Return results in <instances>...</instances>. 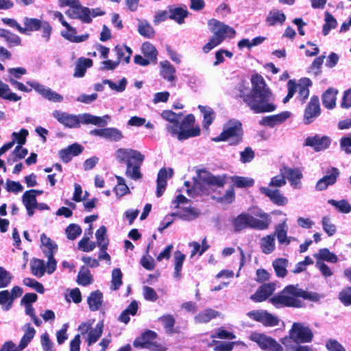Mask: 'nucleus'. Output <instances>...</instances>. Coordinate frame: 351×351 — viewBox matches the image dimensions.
<instances>
[{
    "mask_svg": "<svg viewBox=\"0 0 351 351\" xmlns=\"http://www.w3.org/2000/svg\"><path fill=\"white\" fill-rule=\"evenodd\" d=\"M252 88L244 82L239 85V96L254 113L273 112L276 109L274 96L264 78L258 73L252 76Z\"/></svg>",
    "mask_w": 351,
    "mask_h": 351,
    "instance_id": "f257e3e1",
    "label": "nucleus"
},
{
    "mask_svg": "<svg viewBox=\"0 0 351 351\" xmlns=\"http://www.w3.org/2000/svg\"><path fill=\"white\" fill-rule=\"evenodd\" d=\"M114 157L119 163L126 165V177L134 180L142 178L141 167L145 160V156L140 152L130 148H119L114 153Z\"/></svg>",
    "mask_w": 351,
    "mask_h": 351,
    "instance_id": "f03ea898",
    "label": "nucleus"
},
{
    "mask_svg": "<svg viewBox=\"0 0 351 351\" xmlns=\"http://www.w3.org/2000/svg\"><path fill=\"white\" fill-rule=\"evenodd\" d=\"M52 116L64 127L69 128H79L80 124H92L97 126H105L107 125V119L108 115L104 117H97L89 113H83L79 114H69L59 110H56L52 112Z\"/></svg>",
    "mask_w": 351,
    "mask_h": 351,
    "instance_id": "7ed1b4c3",
    "label": "nucleus"
},
{
    "mask_svg": "<svg viewBox=\"0 0 351 351\" xmlns=\"http://www.w3.org/2000/svg\"><path fill=\"white\" fill-rule=\"evenodd\" d=\"M254 217L247 213H241L232 220L234 232H240L246 228L264 230L269 228L271 218L270 215L261 210L254 213Z\"/></svg>",
    "mask_w": 351,
    "mask_h": 351,
    "instance_id": "20e7f679",
    "label": "nucleus"
},
{
    "mask_svg": "<svg viewBox=\"0 0 351 351\" xmlns=\"http://www.w3.org/2000/svg\"><path fill=\"white\" fill-rule=\"evenodd\" d=\"M226 183L225 176H213L205 170L197 171V178H194V184L191 189H188L186 193L189 196L195 197L208 194L210 187H222Z\"/></svg>",
    "mask_w": 351,
    "mask_h": 351,
    "instance_id": "39448f33",
    "label": "nucleus"
},
{
    "mask_svg": "<svg viewBox=\"0 0 351 351\" xmlns=\"http://www.w3.org/2000/svg\"><path fill=\"white\" fill-rule=\"evenodd\" d=\"M195 121L194 115L189 114L181 123L179 122L178 124H167L166 130L172 136L177 137L178 141H182L200 134L199 127H193Z\"/></svg>",
    "mask_w": 351,
    "mask_h": 351,
    "instance_id": "423d86ee",
    "label": "nucleus"
},
{
    "mask_svg": "<svg viewBox=\"0 0 351 351\" xmlns=\"http://www.w3.org/2000/svg\"><path fill=\"white\" fill-rule=\"evenodd\" d=\"M208 25L213 35L202 48L203 51L206 53L221 44L226 36L232 38L236 34V32L232 27L216 19L210 20Z\"/></svg>",
    "mask_w": 351,
    "mask_h": 351,
    "instance_id": "0eeeda50",
    "label": "nucleus"
},
{
    "mask_svg": "<svg viewBox=\"0 0 351 351\" xmlns=\"http://www.w3.org/2000/svg\"><path fill=\"white\" fill-rule=\"evenodd\" d=\"M269 302L276 308L284 306L300 308L302 302L300 300V287L298 285H288L282 291L269 299Z\"/></svg>",
    "mask_w": 351,
    "mask_h": 351,
    "instance_id": "6e6552de",
    "label": "nucleus"
},
{
    "mask_svg": "<svg viewBox=\"0 0 351 351\" xmlns=\"http://www.w3.org/2000/svg\"><path fill=\"white\" fill-rule=\"evenodd\" d=\"M243 135L242 123L237 119H232L223 125V131L213 141H228L230 145H237L242 141Z\"/></svg>",
    "mask_w": 351,
    "mask_h": 351,
    "instance_id": "1a4fd4ad",
    "label": "nucleus"
},
{
    "mask_svg": "<svg viewBox=\"0 0 351 351\" xmlns=\"http://www.w3.org/2000/svg\"><path fill=\"white\" fill-rule=\"evenodd\" d=\"M313 337V332L308 326L304 323L295 322L289 330V336L282 339L281 342L285 347H288V343H291V340L298 344L311 343Z\"/></svg>",
    "mask_w": 351,
    "mask_h": 351,
    "instance_id": "9d476101",
    "label": "nucleus"
},
{
    "mask_svg": "<svg viewBox=\"0 0 351 351\" xmlns=\"http://www.w3.org/2000/svg\"><path fill=\"white\" fill-rule=\"evenodd\" d=\"M157 334L152 330H146L140 337H137L133 343L136 348H147L154 351H166V348L157 342L154 341Z\"/></svg>",
    "mask_w": 351,
    "mask_h": 351,
    "instance_id": "9b49d317",
    "label": "nucleus"
},
{
    "mask_svg": "<svg viewBox=\"0 0 351 351\" xmlns=\"http://www.w3.org/2000/svg\"><path fill=\"white\" fill-rule=\"evenodd\" d=\"M331 143L332 138L330 136L315 134L306 138L304 146L311 147L315 152H319L328 149Z\"/></svg>",
    "mask_w": 351,
    "mask_h": 351,
    "instance_id": "f8f14e48",
    "label": "nucleus"
},
{
    "mask_svg": "<svg viewBox=\"0 0 351 351\" xmlns=\"http://www.w3.org/2000/svg\"><path fill=\"white\" fill-rule=\"evenodd\" d=\"M321 114L319 97L313 95L306 105L303 117V122L306 125L313 123Z\"/></svg>",
    "mask_w": 351,
    "mask_h": 351,
    "instance_id": "ddd939ff",
    "label": "nucleus"
},
{
    "mask_svg": "<svg viewBox=\"0 0 351 351\" xmlns=\"http://www.w3.org/2000/svg\"><path fill=\"white\" fill-rule=\"evenodd\" d=\"M251 340L256 342L263 350L269 351H282V347L273 338L261 333H253Z\"/></svg>",
    "mask_w": 351,
    "mask_h": 351,
    "instance_id": "4468645a",
    "label": "nucleus"
},
{
    "mask_svg": "<svg viewBox=\"0 0 351 351\" xmlns=\"http://www.w3.org/2000/svg\"><path fill=\"white\" fill-rule=\"evenodd\" d=\"M27 84L45 99L52 102H62L63 97L49 87L36 81H27Z\"/></svg>",
    "mask_w": 351,
    "mask_h": 351,
    "instance_id": "2eb2a0df",
    "label": "nucleus"
},
{
    "mask_svg": "<svg viewBox=\"0 0 351 351\" xmlns=\"http://www.w3.org/2000/svg\"><path fill=\"white\" fill-rule=\"evenodd\" d=\"M339 175L340 171L339 169L330 167L326 170L325 175L317 182L316 190L319 191H324L329 186L335 184Z\"/></svg>",
    "mask_w": 351,
    "mask_h": 351,
    "instance_id": "dca6fc26",
    "label": "nucleus"
},
{
    "mask_svg": "<svg viewBox=\"0 0 351 351\" xmlns=\"http://www.w3.org/2000/svg\"><path fill=\"white\" fill-rule=\"evenodd\" d=\"M92 136H99L108 141L118 142L123 138L122 132L116 128L94 129L90 131Z\"/></svg>",
    "mask_w": 351,
    "mask_h": 351,
    "instance_id": "f3484780",
    "label": "nucleus"
},
{
    "mask_svg": "<svg viewBox=\"0 0 351 351\" xmlns=\"http://www.w3.org/2000/svg\"><path fill=\"white\" fill-rule=\"evenodd\" d=\"M247 315L250 318L267 326H277L279 322L278 317L264 311H252L248 312Z\"/></svg>",
    "mask_w": 351,
    "mask_h": 351,
    "instance_id": "a211bd4d",
    "label": "nucleus"
},
{
    "mask_svg": "<svg viewBox=\"0 0 351 351\" xmlns=\"http://www.w3.org/2000/svg\"><path fill=\"white\" fill-rule=\"evenodd\" d=\"M173 175V170L171 168H162L160 169L157 176V186L156 195L158 197H161L164 193L167 184V180Z\"/></svg>",
    "mask_w": 351,
    "mask_h": 351,
    "instance_id": "6ab92c4d",
    "label": "nucleus"
},
{
    "mask_svg": "<svg viewBox=\"0 0 351 351\" xmlns=\"http://www.w3.org/2000/svg\"><path fill=\"white\" fill-rule=\"evenodd\" d=\"M66 14L72 19H80L83 23H90L92 18L90 17V10L88 8L82 7L79 3L74 8H70Z\"/></svg>",
    "mask_w": 351,
    "mask_h": 351,
    "instance_id": "aec40b11",
    "label": "nucleus"
},
{
    "mask_svg": "<svg viewBox=\"0 0 351 351\" xmlns=\"http://www.w3.org/2000/svg\"><path fill=\"white\" fill-rule=\"evenodd\" d=\"M275 290V283H265L259 287L256 292L250 296V299L255 302H263L271 295Z\"/></svg>",
    "mask_w": 351,
    "mask_h": 351,
    "instance_id": "412c9836",
    "label": "nucleus"
},
{
    "mask_svg": "<svg viewBox=\"0 0 351 351\" xmlns=\"http://www.w3.org/2000/svg\"><path fill=\"white\" fill-rule=\"evenodd\" d=\"M259 191L278 206H285L288 202L287 198L283 196L278 189H271L268 187L261 186Z\"/></svg>",
    "mask_w": 351,
    "mask_h": 351,
    "instance_id": "4be33fe9",
    "label": "nucleus"
},
{
    "mask_svg": "<svg viewBox=\"0 0 351 351\" xmlns=\"http://www.w3.org/2000/svg\"><path fill=\"white\" fill-rule=\"evenodd\" d=\"M291 116V112L284 111L277 114L264 117L259 122L261 125L274 128L285 122Z\"/></svg>",
    "mask_w": 351,
    "mask_h": 351,
    "instance_id": "5701e85b",
    "label": "nucleus"
},
{
    "mask_svg": "<svg viewBox=\"0 0 351 351\" xmlns=\"http://www.w3.org/2000/svg\"><path fill=\"white\" fill-rule=\"evenodd\" d=\"M200 215V210L195 207H182L176 213H171L175 216L184 221H192L197 218Z\"/></svg>",
    "mask_w": 351,
    "mask_h": 351,
    "instance_id": "b1692460",
    "label": "nucleus"
},
{
    "mask_svg": "<svg viewBox=\"0 0 351 351\" xmlns=\"http://www.w3.org/2000/svg\"><path fill=\"white\" fill-rule=\"evenodd\" d=\"M160 65V75L167 82L176 85V69L169 61H162Z\"/></svg>",
    "mask_w": 351,
    "mask_h": 351,
    "instance_id": "393cba45",
    "label": "nucleus"
},
{
    "mask_svg": "<svg viewBox=\"0 0 351 351\" xmlns=\"http://www.w3.org/2000/svg\"><path fill=\"white\" fill-rule=\"evenodd\" d=\"M167 9L169 10L170 19L176 21L179 25H182L184 23V19L189 14L186 7L182 8L169 5Z\"/></svg>",
    "mask_w": 351,
    "mask_h": 351,
    "instance_id": "a878e982",
    "label": "nucleus"
},
{
    "mask_svg": "<svg viewBox=\"0 0 351 351\" xmlns=\"http://www.w3.org/2000/svg\"><path fill=\"white\" fill-rule=\"evenodd\" d=\"M93 66V60L90 58H80L75 62L73 77H83L88 68Z\"/></svg>",
    "mask_w": 351,
    "mask_h": 351,
    "instance_id": "bb28decb",
    "label": "nucleus"
},
{
    "mask_svg": "<svg viewBox=\"0 0 351 351\" xmlns=\"http://www.w3.org/2000/svg\"><path fill=\"white\" fill-rule=\"evenodd\" d=\"M66 31L61 32V36L71 43H82L86 41L89 38V34L88 33L81 36H77V30L72 26H71V29L69 27H66Z\"/></svg>",
    "mask_w": 351,
    "mask_h": 351,
    "instance_id": "cd10ccee",
    "label": "nucleus"
},
{
    "mask_svg": "<svg viewBox=\"0 0 351 351\" xmlns=\"http://www.w3.org/2000/svg\"><path fill=\"white\" fill-rule=\"evenodd\" d=\"M220 315L221 313L219 311L213 308H206L194 317V322L196 324H206Z\"/></svg>",
    "mask_w": 351,
    "mask_h": 351,
    "instance_id": "c85d7f7f",
    "label": "nucleus"
},
{
    "mask_svg": "<svg viewBox=\"0 0 351 351\" xmlns=\"http://www.w3.org/2000/svg\"><path fill=\"white\" fill-rule=\"evenodd\" d=\"M34 190H29L25 191L22 197V200L24 206H25L27 215L32 217L34 215V210L35 209V205L37 202L36 198V194H33Z\"/></svg>",
    "mask_w": 351,
    "mask_h": 351,
    "instance_id": "c756f323",
    "label": "nucleus"
},
{
    "mask_svg": "<svg viewBox=\"0 0 351 351\" xmlns=\"http://www.w3.org/2000/svg\"><path fill=\"white\" fill-rule=\"evenodd\" d=\"M260 247L263 254H270L276 250L274 235L268 234L260 240Z\"/></svg>",
    "mask_w": 351,
    "mask_h": 351,
    "instance_id": "7c9ffc66",
    "label": "nucleus"
},
{
    "mask_svg": "<svg viewBox=\"0 0 351 351\" xmlns=\"http://www.w3.org/2000/svg\"><path fill=\"white\" fill-rule=\"evenodd\" d=\"M283 174L285 178H287L289 181L291 185L293 186L295 188L300 187L298 185L300 184V180L302 178V173L298 169L285 167Z\"/></svg>",
    "mask_w": 351,
    "mask_h": 351,
    "instance_id": "2f4dec72",
    "label": "nucleus"
},
{
    "mask_svg": "<svg viewBox=\"0 0 351 351\" xmlns=\"http://www.w3.org/2000/svg\"><path fill=\"white\" fill-rule=\"evenodd\" d=\"M287 232L288 225L287 219H284L275 226L274 233L271 234V235H274V238H277L280 245H284V243L287 242Z\"/></svg>",
    "mask_w": 351,
    "mask_h": 351,
    "instance_id": "473e14b6",
    "label": "nucleus"
},
{
    "mask_svg": "<svg viewBox=\"0 0 351 351\" xmlns=\"http://www.w3.org/2000/svg\"><path fill=\"white\" fill-rule=\"evenodd\" d=\"M102 302L103 294L99 290L90 293L87 299L88 307L91 311H98L102 304Z\"/></svg>",
    "mask_w": 351,
    "mask_h": 351,
    "instance_id": "72a5a7b5",
    "label": "nucleus"
},
{
    "mask_svg": "<svg viewBox=\"0 0 351 351\" xmlns=\"http://www.w3.org/2000/svg\"><path fill=\"white\" fill-rule=\"evenodd\" d=\"M104 328L103 322H99L95 328H93L86 336V341L88 346L96 343L102 335Z\"/></svg>",
    "mask_w": 351,
    "mask_h": 351,
    "instance_id": "f704fd0d",
    "label": "nucleus"
},
{
    "mask_svg": "<svg viewBox=\"0 0 351 351\" xmlns=\"http://www.w3.org/2000/svg\"><path fill=\"white\" fill-rule=\"evenodd\" d=\"M0 37L3 38L9 47L19 46L21 43V39L18 35L5 29L0 28Z\"/></svg>",
    "mask_w": 351,
    "mask_h": 351,
    "instance_id": "c9c22d12",
    "label": "nucleus"
},
{
    "mask_svg": "<svg viewBox=\"0 0 351 351\" xmlns=\"http://www.w3.org/2000/svg\"><path fill=\"white\" fill-rule=\"evenodd\" d=\"M138 309V304L136 300H133L128 306L120 314L118 320L127 324L130 320V315H135Z\"/></svg>",
    "mask_w": 351,
    "mask_h": 351,
    "instance_id": "e433bc0d",
    "label": "nucleus"
},
{
    "mask_svg": "<svg viewBox=\"0 0 351 351\" xmlns=\"http://www.w3.org/2000/svg\"><path fill=\"white\" fill-rule=\"evenodd\" d=\"M313 256L316 258L317 261H327L332 263H335L338 261L337 256L326 247L319 249L318 252L315 254Z\"/></svg>",
    "mask_w": 351,
    "mask_h": 351,
    "instance_id": "4c0bfd02",
    "label": "nucleus"
},
{
    "mask_svg": "<svg viewBox=\"0 0 351 351\" xmlns=\"http://www.w3.org/2000/svg\"><path fill=\"white\" fill-rule=\"evenodd\" d=\"M288 265V259L284 258H279L273 261L272 265L278 277L284 278L287 275Z\"/></svg>",
    "mask_w": 351,
    "mask_h": 351,
    "instance_id": "58836bf2",
    "label": "nucleus"
},
{
    "mask_svg": "<svg viewBox=\"0 0 351 351\" xmlns=\"http://www.w3.org/2000/svg\"><path fill=\"white\" fill-rule=\"evenodd\" d=\"M337 90L330 88L322 95V103L325 108L332 109L336 105Z\"/></svg>",
    "mask_w": 351,
    "mask_h": 351,
    "instance_id": "ea45409f",
    "label": "nucleus"
},
{
    "mask_svg": "<svg viewBox=\"0 0 351 351\" xmlns=\"http://www.w3.org/2000/svg\"><path fill=\"white\" fill-rule=\"evenodd\" d=\"M185 255L179 250H177L174 253V272L173 277L176 279H180L182 278V268L183 263L185 260Z\"/></svg>",
    "mask_w": 351,
    "mask_h": 351,
    "instance_id": "a19ab883",
    "label": "nucleus"
},
{
    "mask_svg": "<svg viewBox=\"0 0 351 351\" xmlns=\"http://www.w3.org/2000/svg\"><path fill=\"white\" fill-rule=\"evenodd\" d=\"M40 241L42 245L45 247L43 252L45 255L55 254L58 250V245L54 243L49 237H48L45 233L40 235Z\"/></svg>",
    "mask_w": 351,
    "mask_h": 351,
    "instance_id": "79ce46f5",
    "label": "nucleus"
},
{
    "mask_svg": "<svg viewBox=\"0 0 351 351\" xmlns=\"http://www.w3.org/2000/svg\"><path fill=\"white\" fill-rule=\"evenodd\" d=\"M198 109L202 113L204 117L202 125L204 128H208L215 119V112L211 108L202 105L198 106Z\"/></svg>",
    "mask_w": 351,
    "mask_h": 351,
    "instance_id": "37998d69",
    "label": "nucleus"
},
{
    "mask_svg": "<svg viewBox=\"0 0 351 351\" xmlns=\"http://www.w3.org/2000/svg\"><path fill=\"white\" fill-rule=\"evenodd\" d=\"M285 19L286 16L283 12L274 9L269 12L266 18V22L269 25L272 26L275 25L278 23L280 24L283 23Z\"/></svg>",
    "mask_w": 351,
    "mask_h": 351,
    "instance_id": "c03bdc74",
    "label": "nucleus"
},
{
    "mask_svg": "<svg viewBox=\"0 0 351 351\" xmlns=\"http://www.w3.org/2000/svg\"><path fill=\"white\" fill-rule=\"evenodd\" d=\"M328 204L334 206L341 213L348 214L351 212V204L346 199L337 201L330 199L328 200Z\"/></svg>",
    "mask_w": 351,
    "mask_h": 351,
    "instance_id": "a18cd8bd",
    "label": "nucleus"
},
{
    "mask_svg": "<svg viewBox=\"0 0 351 351\" xmlns=\"http://www.w3.org/2000/svg\"><path fill=\"white\" fill-rule=\"evenodd\" d=\"M141 51L145 57L151 60L152 63L156 62L158 51L152 43L149 42L144 43L142 45Z\"/></svg>",
    "mask_w": 351,
    "mask_h": 351,
    "instance_id": "49530a36",
    "label": "nucleus"
},
{
    "mask_svg": "<svg viewBox=\"0 0 351 351\" xmlns=\"http://www.w3.org/2000/svg\"><path fill=\"white\" fill-rule=\"evenodd\" d=\"M93 282V277L88 268L82 266L77 275V282L82 286H88Z\"/></svg>",
    "mask_w": 351,
    "mask_h": 351,
    "instance_id": "de8ad7c7",
    "label": "nucleus"
},
{
    "mask_svg": "<svg viewBox=\"0 0 351 351\" xmlns=\"http://www.w3.org/2000/svg\"><path fill=\"white\" fill-rule=\"evenodd\" d=\"M25 327L26 330H25V333L19 345L20 350H23L26 348L36 334V330L30 325V324H27Z\"/></svg>",
    "mask_w": 351,
    "mask_h": 351,
    "instance_id": "09e8293b",
    "label": "nucleus"
},
{
    "mask_svg": "<svg viewBox=\"0 0 351 351\" xmlns=\"http://www.w3.org/2000/svg\"><path fill=\"white\" fill-rule=\"evenodd\" d=\"M43 21L36 18L25 17L23 19L25 34H27V31L34 32L39 30L42 27Z\"/></svg>",
    "mask_w": 351,
    "mask_h": 351,
    "instance_id": "8fccbe9b",
    "label": "nucleus"
},
{
    "mask_svg": "<svg viewBox=\"0 0 351 351\" xmlns=\"http://www.w3.org/2000/svg\"><path fill=\"white\" fill-rule=\"evenodd\" d=\"M114 51L117 53L119 64L123 61L126 64L130 62V57L132 53V49L127 46L118 47L114 48Z\"/></svg>",
    "mask_w": 351,
    "mask_h": 351,
    "instance_id": "3c124183",
    "label": "nucleus"
},
{
    "mask_svg": "<svg viewBox=\"0 0 351 351\" xmlns=\"http://www.w3.org/2000/svg\"><path fill=\"white\" fill-rule=\"evenodd\" d=\"M138 32L141 36L148 38H153L155 34L154 28L145 20L138 21Z\"/></svg>",
    "mask_w": 351,
    "mask_h": 351,
    "instance_id": "603ef678",
    "label": "nucleus"
},
{
    "mask_svg": "<svg viewBox=\"0 0 351 351\" xmlns=\"http://www.w3.org/2000/svg\"><path fill=\"white\" fill-rule=\"evenodd\" d=\"M10 90L9 86L0 81V97L12 101H17L21 99V96Z\"/></svg>",
    "mask_w": 351,
    "mask_h": 351,
    "instance_id": "864d4df0",
    "label": "nucleus"
},
{
    "mask_svg": "<svg viewBox=\"0 0 351 351\" xmlns=\"http://www.w3.org/2000/svg\"><path fill=\"white\" fill-rule=\"evenodd\" d=\"M158 319L162 324L167 333L173 334L175 332L174 325L176 320L173 315L169 314L164 315L159 317Z\"/></svg>",
    "mask_w": 351,
    "mask_h": 351,
    "instance_id": "5fc2aeb1",
    "label": "nucleus"
},
{
    "mask_svg": "<svg viewBox=\"0 0 351 351\" xmlns=\"http://www.w3.org/2000/svg\"><path fill=\"white\" fill-rule=\"evenodd\" d=\"M231 180L237 188L250 187L254 184V179L247 177L234 176L231 177Z\"/></svg>",
    "mask_w": 351,
    "mask_h": 351,
    "instance_id": "6e6d98bb",
    "label": "nucleus"
},
{
    "mask_svg": "<svg viewBox=\"0 0 351 351\" xmlns=\"http://www.w3.org/2000/svg\"><path fill=\"white\" fill-rule=\"evenodd\" d=\"M106 228L104 226H101L95 233V237L97 239V245L98 247H103L104 248L106 246H108L109 240L106 235Z\"/></svg>",
    "mask_w": 351,
    "mask_h": 351,
    "instance_id": "4d7b16f0",
    "label": "nucleus"
},
{
    "mask_svg": "<svg viewBox=\"0 0 351 351\" xmlns=\"http://www.w3.org/2000/svg\"><path fill=\"white\" fill-rule=\"evenodd\" d=\"M123 274L119 268H115L112 271V280H111V286L110 289L112 290L116 291L118 290L121 285Z\"/></svg>",
    "mask_w": 351,
    "mask_h": 351,
    "instance_id": "13d9d810",
    "label": "nucleus"
},
{
    "mask_svg": "<svg viewBox=\"0 0 351 351\" xmlns=\"http://www.w3.org/2000/svg\"><path fill=\"white\" fill-rule=\"evenodd\" d=\"M337 25V22L333 16L328 12L325 13V24L323 26L322 33L324 36L328 34L332 29H335Z\"/></svg>",
    "mask_w": 351,
    "mask_h": 351,
    "instance_id": "bf43d9fd",
    "label": "nucleus"
},
{
    "mask_svg": "<svg viewBox=\"0 0 351 351\" xmlns=\"http://www.w3.org/2000/svg\"><path fill=\"white\" fill-rule=\"evenodd\" d=\"M32 273L33 275L40 278L45 272V265L44 261L35 259L31 265Z\"/></svg>",
    "mask_w": 351,
    "mask_h": 351,
    "instance_id": "052dcab7",
    "label": "nucleus"
},
{
    "mask_svg": "<svg viewBox=\"0 0 351 351\" xmlns=\"http://www.w3.org/2000/svg\"><path fill=\"white\" fill-rule=\"evenodd\" d=\"M103 84H108V86L111 90H115L118 93L123 92L125 88L128 84V81L126 78L123 77L119 82V84H117L116 83L113 82L112 81L110 80H104Z\"/></svg>",
    "mask_w": 351,
    "mask_h": 351,
    "instance_id": "680f3d73",
    "label": "nucleus"
},
{
    "mask_svg": "<svg viewBox=\"0 0 351 351\" xmlns=\"http://www.w3.org/2000/svg\"><path fill=\"white\" fill-rule=\"evenodd\" d=\"M65 232L67 238L70 240L75 239L82 233V228L80 226L75 223H71L66 228Z\"/></svg>",
    "mask_w": 351,
    "mask_h": 351,
    "instance_id": "e2e57ef3",
    "label": "nucleus"
},
{
    "mask_svg": "<svg viewBox=\"0 0 351 351\" xmlns=\"http://www.w3.org/2000/svg\"><path fill=\"white\" fill-rule=\"evenodd\" d=\"M322 224L324 230L327 233V234L329 237H331L336 233V226L335 224L331 223L330 217L324 216L322 219Z\"/></svg>",
    "mask_w": 351,
    "mask_h": 351,
    "instance_id": "0e129e2a",
    "label": "nucleus"
},
{
    "mask_svg": "<svg viewBox=\"0 0 351 351\" xmlns=\"http://www.w3.org/2000/svg\"><path fill=\"white\" fill-rule=\"evenodd\" d=\"M96 244L93 241H89L88 237H84L78 242V248L83 252H90L95 248Z\"/></svg>",
    "mask_w": 351,
    "mask_h": 351,
    "instance_id": "69168bd1",
    "label": "nucleus"
},
{
    "mask_svg": "<svg viewBox=\"0 0 351 351\" xmlns=\"http://www.w3.org/2000/svg\"><path fill=\"white\" fill-rule=\"evenodd\" d=\"M340 149L347 155L351 154V134L342 136L339 140Z\"/></svg>",
    "mask_w": 351,
    "mask_h": 351,
    "instance_id": "338daca9",
    "label": "nucleus"
},
{
    "mask_svg": "<svg viewBox=\"0 0 351 351\" xmlns=\"http://www.w3.org/2000/svg\"><path fill=\"white\" fill-rule=\"evenodd\" d=\"M339 299L345 306L351 305V287L343 289L339 293Z\"/></svg>",
    "mask_w": 351,
    "mask_h": 351,
    "instance_id": "774afa93",
    "label": "nucleus"
}]
</instances>
